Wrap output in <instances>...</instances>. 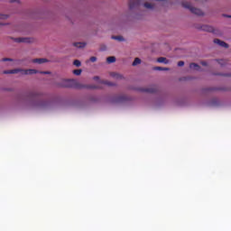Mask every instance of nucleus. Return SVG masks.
Instances as JSON below:
<instances>
[{
  "label": "nucleus",
  "mask_w": 231,
  "mask_h": 231,
  "mask_svg": "<svg viewBox=\"0 0 231 231\" xmlns=\"http://www.w3.org/2000/svg\"><path fill=\"white\" fill-rule=\"evenodd\" d=\"M59 88H74L75 89H82L86 86L79 83L77 79H62L58 83Z\"/></svg>",
  "instance_id": "f257e3e1"
},
{
  "label": "nucleus",
  "mask_w": 231,
  "mask_h": 231,
  "mask_svg": "<svg viewBox=\"0 0 231 231\" xmlns=\"http://www.w3.org/2000/svg\"><path fill=\"white\" fill-rule=\"evenodd\" d=\"M181 5L183 8H187L188 10H189V12H191V14H194L195 15H204L203 11L196 7H193L189 2H183Z\"/></svg>",
  "instance_id": "f03ea898"
},
{
  "label": "nucleus",
  "mask_w": 231,
  "mask_h": 231,
  "mask_svg": "<svg viewBox=\"0 0 231 231\" xmlns=\"http://www.w3.org/2000/svg\"><path fill=\"white\" fill-rule=\"evenodd\" d=\"M20 73H23V75H35L36 73H39L37 69H21Z\"/></svg>",
  "instance_id": "7ed1b4c3"
},
{
  "label": "nucleus",
  "mask_w": 231,
  "mask_h": 231,
  "mask_svg": "<svg viewBox=\"0 0 231 231\" xmlns=\"http://www.w3.org/2000/svg\"><path fill=\"white\" fill-rule=\"evenodd\" d=\"M213 42H214L215 44H217V45L220 46L221 48H226V49L229 48L228 43H226V42H223V41H221V40H219V39H215V40L213 41Z\"/></svg>",
  "instance_id": "20e7f679"
},
{
  "label": "nucleus",
  "mask_w": 231,
  "mask_h": 231,
  "mask_svg": "<svg viewBox=\"0 0 231 231\" xmlns=\"http://www.w3.org/2000/svg\"><path fill=\"white\" fill-rule=\"evenodd\" d=\"M17 73H21V69H14L3 71L4 75H15Z\"/></svg>",
  "instance_id": "39448f33"
},
{
  "label": "nucleus",
  "mask_w": 231,
  "mask_h": 231,
  "mask_svg": "<svg viewBox=\"0 0 231 231\" xmlns=\"http://www.w3.org/2000/svg\"><path fill=\"white\" fill-rule=\"evenodd\" d=\"M14 42H25L30 43L32 42V39L30 38H12Z\"/></svg>",
  "instance_id": "423d86ee"
},
{
  "label": "nucleus",
  "mask_w": 231,
  "mask_h": 231,
  "mask_svg": "<svg viewBox=\"0 0 231 231\" xmlns=\"http://www.w3.org/2000/svg\"><path fill=\"white\" fill-rule=\"evenodd\" d=\"M136 6H140V0H130L129 8L133 10V8H136Z\"/></svg>",
  "instance_id": "0eeeda50"
},
{
  "label": "nucleus",
  "mask_w": 231,
  "mask_h": 231,
  "mask_svg": "<svg viewBox=\"0 0 231 231\" xmlns=\"http://www.w3.org/2000/svg\"><path fill=\"white\" fill-rule=\"evenodd\" d=\"M200 30H202L203 32H214V27L210 26V25H202L200 27Z\"/></svg>",
  "instance_id": "6e6552de"
},
{
  "label": "nucleus",
  "mask_w": 231,
  "mask_h": 231,
  "mask_svg": "<svg viewBox=\"0 0 231 231\" xmlns=\"http://www.w3.org/2000/svg\"><path fill=\"white\" fill-rule=\"evenodd\" d=\"M32 62L34 64H44V62H48V60H46V59H34V60H32Z\"/></svg>",
  "instance_id": "1a4fd4ad"
},
{
  "label": "nucleus",
  "mask_w": 231,
  "mask_h": 231,
  "mask_svg": "<svg viewBox=\"0 0 231 231\" xmlns=\"http://www.w3.org/2000/svg\"><path fill=\"white\" fill-rule=\"evenodd\" d=\"M157 62L161 64H169V60H167L165 57H160L157 59Z\"/></svg>",
  "instance_id": "9d476101"
},
{
  "label": "nucleus",
  "mask_w": 231,
  "mask_h": 231,
  "mask_svg": "<svg viewBox=\"0 0 231 231\" xmlns=\"http://www.w3.org/2000/svg\"><path fill=\"white\" fill-rule=\"evenodd\" d=\"M189 68L190 69H196V71H199V69H201V67L196 63H190Z\"/></svg>",
  "instance_id": "9b49d317"
},
{
  "label": "nucleus",
  "mask_w": 231,
  "mask_h": 231,
  "mask_svg": "<svg viewBox=\"0 0 231 231\" xmlns=\"http://www.w3.org/2000/svg\"><path fill=\"white\" fill-rule=\"evenodd\" d=\"M171 69L163 67H153L154 71H169Z\"/></svg>",
  "instance_id": "f8f14e48"
},
{
  "label": "nucleus",
  "mask_w": 231,
  "mask_h": 231,
  "mask_svg": "<svg viewBox=\"0 0 231 231\" xmlns=\"http://www.w3.org/2000/svg\"><path fill=\"white\" fill-rule=\"evenodd\" d=\"M106 62L108 64H113V62H116V58L115 56H110L106 58Z\"/></svg>",
  "instance_id": "ddd939ff"
},
{
  "label": "nucleus",
  "mask_w": 231,
  "mask_h": 231,
  "mask_svg": "<svg viewBox=\"0 0 231 231\" xmlns=\"http://www.w3.org/2000/svg\"><path fill=\"white\" fill-rule=\"evenodd\" d=\"M73 46L76 48H86V42H74Z\"/></svg>",
  "instance_id": "4468645a"
},
{
  "label": "nucleus",
  "mask_w": 231,
  "mask_h": 231,
  "mask_svg": "<svg viewBox=\"0 0 231 231\" xmlns=\"http://www.w3.org/2000/svg\"><path fill=\"white\" fill-rule=\"evenodd\" d=\"M143 6L144 8H148V10H152V8H154V5L151 3H144Z\"/></svg>",
  "instance_id": "2eb2a0df"
},
{
  "label": "nucleus",
  "mask_w": 231,
  "mask_h": 231,
  "mask_svg": "<svg viewBox=\"0 0 231 231\" xmlns=\"http://www.w3.org/2000/svg\"><path fill=\"white\" fill-rule=\"evenodd\" d=\"M142 63V60L140 58H135L134 62L132 63V66H138V64Z\"/></svg>",
  "instance_id": "dca6fc26"
},
{
  "label": "nucleus",
  "mask_w": 231,
  "mask_h": 231,
  "mask_svg": "<svg viewBox=\"0 0 231 231\" xmlns=\"http://www.w3.org/2000/svg\"><path fill=\"white\" fill-rule=\"evenodd\" d=\"M146 93H156V88H145L143 89Z\"/></svg>",
  "instance_id": "f3484780"
},
{
  "label": "nucleus",
  "mask_w": 231,
  "mask_h": 231,
  "mask_svg": "<svg viewBox=\"0 0 231 231\" xmlns=\"http://www.w3.org/2000/svg\"><path fill=\"white\" fill-rule=\"evenodd\" d=\"M73 74L76 75L77 77H79V75L82 74V69H74L73 70Z\"/></svg>",
  "instance_id": "a211bd4d"
},
{
  "label": "nucleus",
  "mask_w": 231,
  "mask_h": 231,
  "mask_svg": "<svg viewBox=\"0 0 231 231\" xmlns=\"http://www.w3.org/2000/svg\"><path fill=\"white\" fill-rule=\"evenodd\" d=\"M110 75H111V77H113L114 79H122V75H120V74H118V73L113 72V73H111Z\"/></svg>",
  "instance_id": "6ab92c4d"
},
{
  "label": "nucleus",
  "mask_w": 231,
  "mask_h": 231,
  "mask_svg": "<svg viewBox=\"0 0 231 231\" xmlns=\"http://www.w3.org/2000/svg\"><path fill=\"white\" fill-rule=\"evenodd\" d=\"M101 84H105V86H115V83L107 80L102 81Z\"/></svg>",
  "instance_id": "aec40b11"
},
{
  "label": "nucleus",
  "mask_w": 231,
  "mask_h": 231,
  "mask_svg": "<svg viewBox=\"0 0 231 231\" xmlns=\"http://www.w3.org/2000/svg\"><path fill=\"white\" fill-rule=\"evenodd\" d=\"M112 39H114L115 41H119L120 42L124 41V37L122 36H112Z\"/></svg>",
  "instance_id": "412c9836"
},
{
  "label": "nucleus",
  "mask_w": 231,
  "mask_h": 231,
  "mask_svg": "<svg viewBox=\"0 0 231 231\" xmlns=\"http://www.w3.org/2000/svg\"><path fill=\"white\" fill-rule=\"evenodd\" d=\"M217 62H218V64H220V66H225V64H226V60H216Z\"/></svg>",
  "instance_id": "4be33fe9"
},
{
  "label": "nucleus",
  "mask_w": 231,
  "mask_h": 231,
  "mask_svg": "<svg viewBox=\"0 0 231 231\" xmlns=\"http://www.w3.org/2000/svg\"><path fill=\"white\" fill-rule=\"evenodd\" d=\"M73 64H74V66H76L77 68H80V66H81L80 60H75L73 61Z\"/></svg>",
  "instance_id": "5701e85b"
},
{
  "label": "nucleus",
  "mask_w": 231,
  "mask_h": 231,
  "mask_svg": "<svg viewBox=\"0 0 231 231\" xmlns=\"http://www.w3.org/2000/svg\"><path fill=\"white\" fill-rule=\"evenodd\" d=\"M2 62H14V60L12 58H4Z\"/></svg>",
  "instance_id": "b1692460"
},
{
  "label": "nucleus",
  "mask_w": 231,
  "mask_h": 231,
  "mask_svg": "<svg viewBox=\"0 0 231 231\" xmlns=\"http://www.w3.org/2000/svg\"><path fill=\"white\" fill-rule=\"evenodd\" d=\"M178 66H179V68H181L182 66H185V61H179L178 62Z\"/></svg>",
  "instance_id": "393cba45"
},
{
  "label": "nucleus",
  "mask_w": 231,
  "mask_h": 231,
  "mask_svg": "<svg viewBox=\"0 0 231 231\" xmlns=\"http://www.w3.org/2000/svg\"><path fill=\"white\" fill-rule=\"evenodd\" d=\"M90 62H97V57L95 56L90 57Z\"/></svg>",
  "instance_id": "a878e982"
},
{
  "label": "nucleus",
  "mask_w": 231,
  "mask_h": 231,
  "mask_svg": "<svg viewBox=\"0 0 231 231\" xmlns=\"http://www.w3.org/2000/svg\"><path fill=\"white\" fill-rule=\"evenodd\" d=\"M0 19H8L7 14H0Z\"/></svg>",
  "instance_id": "bb28decb"
},
{
  "label": "nucleus",
  "mask_w": 231,
  "mask_h": 231,
  "mask_svg": "<svg viewBox=\"0 0 231 231\" xmlns=\"http://www.w3.org/2000/svg\"><path fill=\"white\" fill-rule=\"evenodd\" d=\"M37 95L39 96L40 94L37 92H32L31 93V97H37Z\"/></svg>",
  "instance_id": "cd10ccee"
},
{
  "label": "nucleus",
  "mask_w": 231,
  "mask_h": 231,
  "mask_svg": "<svg viewBox=\"0 0 231 231\" xmlns=\"http://www.w3.org/2000/svg\"><path fill=\"white\" fill-rule=\"evenodd\" d=\"M42 75H50V71H41Z\"/></svg>",
  "instance_id": "c85d7f7f"
},
{
  "label": "nucleus",
  "mask_w": 231,
  "mask_h": 231,
  "mask_svg": "<svg viewBox=\"0 0 231 231\" xmlns=\"http://www.w3.org/2000/svg\"><path fill=\"white\" fill-rule=\"evenodd\" d=\"M221 77H231V73L230 74H218Z\"/></svg>",
  "instance_id": "c756f323"
},
{
  "label": "nucleus",
  "mask_w": 231,
  "mask_h": 231,
  "mask_svg": "<svg viewBox=\"0 0 231 231\" xmlns=\"http://www.w3.org/2000/svg\"><path fill=\"white\" fill-rule=\"evenodd\" d=\"M124 100V97H119L116 100V102H122Z\"/></svg>",
  "instance_id": "7c9ffc66"
},
{
  "label": "nucleus",
  "mask_w": 231,
  "mask_h": 231,
  "mask_svg": "<svg viewBox=\"0 0 231 231\" xmlns=\"http://www.w3.org/2000/svg\"><path fill=\"white\" fill-rule=\"evenodd\" d=\"M202 66H208L207 61H201Z\"/></svg>",
  "instance_id": "2f4dec72"
},
{
  "label": "nucleus",
  "mask_w": 231,
  "mask_h": 231,
  "mask_svg": "<svg viewBox=\"0 0 231 231\" xmlns=\"http://www.w3.org/2000/svg\"><path fill=\"white\" fill-rule=\"evenodd\" d=\"M94 79H95V80H100V77L95 76V77H94Z\"/></svg>",
  "instance_id": "473e14b6"
},
{
  "label": "nucleus",
  "mask_w": 231,
  "mask_h": 231,
  "mask_svg": "<svg viewBox=\"0 0 231 231\" xmlns=\"http://www.w3.org/2000/svg\"><path fill=\"white\" fill-rule=\"evenodd\" d=\"M224 17H231L230 15H226V14H224Z\"/></svg>",
  "instance_id": "72a5a7b5"
},
{
  "label": "nucleus",
  "mask_w": 231,
  "mask_h": 231,
  "mask_svg": "<svg viewBox=\"0 0 231 231\" xmlns=\"http://www.w3.org/2000/svg\"><path fill=\"white\" fill-rule=\"evenodd\" d=\"M15 1H17V0H12L11 3H15Z\"/></svg>",
  "instance_id": "f704fd0d"
},
{
  "label": "nucleus",
  "mask_w": 231,
  "mask_h": 231,
  "mask_svg": "<svg viewBox=\"0 0 231 231\" xmlns=\"http://www.w3.org/2000/svg\"><path fill=\"white\" fill-rule=\"evenodd\" d=\"M156 1H165V0H156Z\"/></svg>",
  "instance_id": "c9c22d12"
}]
</instances>
